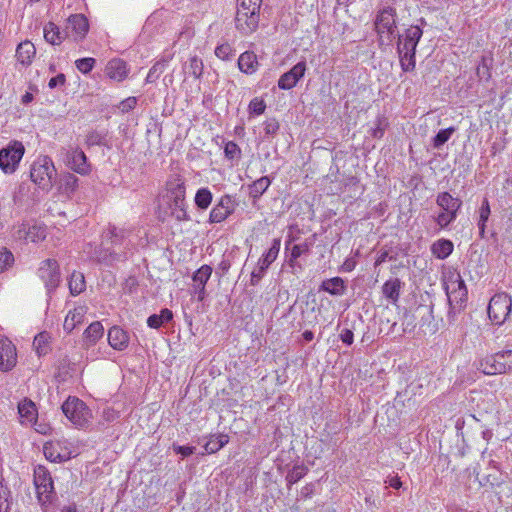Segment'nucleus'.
Here are the masks:
<instances>
[{"label": "nucleus", "mask_w": 512, "mask_h": 512, "mask_svg": "<svg viewBox=\"0 0 512 512\" xmlns=\"http://www.w3.org/2000/svg\"><path fill=\"white\" fill-rule=\"evenodd\" d=\"M262 0H237L235 25L243 35L253 33L260 21Z\"/></svg>", "instance_id": "f257e3e1"}, {"label": "nucleus", "mask_w": 512, "mask_h": 512, "mask_svg": "<svg viewBox=\"0 0 512 512\" xmlns=\"http://www.w3.org/2000/svg\"><path fill=\"white\" fill-rule=\"evenodd\" d=\"M445 292L449 303V320H454L456 314L460 313L466 305L468 291L460 274H453L445 283Z\"/></svg>", "instance_id": "f03ea898"}, {"label": "nucleus", "mask_w": 512, "mask_h": 512, "mask_svg": "<svg viewBox=\"0 0 512 512\" xmlns=\"http://www.w3.org/2000/svg\"><path fill=\"white\" fill-rule=\"evenodd\" d=\"M57 172L49 156H40L32 164L30 170L31 180L42 190H49Z\"/></svg>", "instance_id": "7ed1b4c3"}, {"label": "nucleus", "mask_w": 512, "mask_h": 512, "mask_svg": "<svg viewBox=\"0 0 512 512\" xmlns=\"http://www.w3.org/2000/svg\"><path fill=\"white\" fill-rule=\"evenodd\" d=\"M64 415L77 427H84L91 418L87 405L76 397H69L62 405Z\"/></svg>", "instance_id": "20e7f679"}, {"label": "nucleus", "mask_w": 512, "mask_h": 512, "mask_svg": "<svg viewBox=\"0 0 512 512\" xmlns=\"http://www.w3.org/2000/svg\"><path fill=\"white\" fill-rule=\"evenodd\" d=\"M512 308V299L507 293L495 294L488 305V316L496 324H503L509 316Z\"/></svg>", "instance_id": "39448f33"}, {"label": "nucleus", "mask_w": 512, "mask_h": 512, "mask_svg": "<svg viewBox=\"0 0 512 512\" xmlns=\"http://www.w3.org/2000/svg\"><path fill=\"white\" fill-rule=\"evenodd\" d=\"M24 146L21 142H13L0 150V169L6 173H13L18 167L23 155Z\"/></svg>", "instance_id": "423d86ee"}, {"label": "nucleus", "mask_w": 512, "mask_h": 512, "mask_svg": "<svg viewBox=\"0 0 512 512\" xmlns=\"http://www.w3.org/2000/svg\"><path fill=\"white\" fill-rule=\"evenodd\" d=\"M38 276L44 283L47 294H51L61 282L59 264L55 259H46L41 262Z\"/></svg>", "instance_id": "0eeeda50"}, {"label": "nucleus", "mask_w": 512, "mask_h": 512, "mask_svg": "<svg viewBox=\"0 0 512 512\" xmlns=\"http://www.w3.org/2000/svg\"><path fill=\"white\" fill-rule=\"evenodd\" d=\"M130 231L123 228L110 226L104 231L101 247H123L125 249H134L135 245L129 239Z\"/></svg>", "instance_id": "6e6552de"}, {"label": "nucleus", "mask_w": 512, "mask_h": 512, "mask_svg": "<svg viewBox=\"0 0 512 512\" xmlns=\"http://www.w3.org/2000/svg\"><path fill=\"white\" fill-rule=\"evenodd\" d=\"M375 29L382 38L386 34L387 40L394 37L396 30V11L392 7H385L379 11L375 20Z\"/></svg>", "instance_id": "1a4fd4ad"}, {"label": "nucleus", "mask_w": 512, "mask_h": 512, "mask_svg": "<svg viewBox=\"0 0 512 512\" xmlns=\"http://www.w3.org/2000/svg\"><path fill=\"white\" fill-rule=\"evenodd\" d=\"M133 254V249H125L123 247H100L95 251L98 262L105 265H114L116 263L125 262Z\"/></svg>", "instance_id": "9d476101"}, {"label": "nucleus", "mask_w": 512, "mask_h": 512, "mask_svg": "<svg viewBox=\"0 0 512 512\" xmlns=\"http://www.w3.org/2000/svg\"><path fill=\"white\" fill-rule=\"evenodd\" d=\"M65 156V163L71 170L80 175L90 173L91 168L87 156L79 147H71L66 150Z\"/></svg>", "instance_id": "9b49d317"}, {"label": "nucleus", "mask_w": 512, "mask_h": 512, "mask_svg": "<svg viewBox=\"0 0 512 512\" xmlns=\"http://www.w3.org/2000/svg\"><path fill=\"white\" fill-rule=\"evenodd\" d=\"M17 363L16 347L7 337L0 336V370L8 372Z\"/></svg>", "instance_id": "f8f14e48"}, {"label": "nucleus", "mask_w": 512, "mask_h": 512, "mask_svg": "<svg viewBox=\"0 0 512 512\" xmlns=\"http://www.w3.org/2000/svg\"><path fill=\"white\" fill-rule=\"evenodd\" d=\"M235 209L234 201L230 195H224L219 202L212 208L209 215L210 223H221L228 218Z\"/></svg>", "instance_id": "ddd939ff"}, {"label": "nucleus", "mask_w": 512, "mask_h": 512, "mask_svg": "<svg viewBox=\"0 0 512 512\" xmlns=\"http://www.w3.org/2000/svg\"><path fill=\"white\" fill-rule=\"evenodd\" d=\"M306 71L305 61L295 64L289 71L285 72L278 80V87L282 90H290L295 87L298 81L304 77Z\"/></svg>", "instance_id": "4468645a"}, {"label": "nucleus", "mask_w": 512, "mask_h": 512, "mask_svg": "<svg viewBox=\"0 0 512 512\" xmlns=\"http://www.w3.org/2000/svg\"><path fill=\"white\" fill-rule=\"evenodd\" d=\"M499 352L496 354L488 355L479 360L477 369L485 375H496L505 373V364L501 361Z\"/></svg>", "instance_id": "2eb2a0df"}, {"label": "nucleus", "mask_w": 512, "mask_h": 512, "mask_svg": "<svg viewBox=\"0 0 512 512\" xmlns=\"http://www.w3.org/2000/svg\"><path fill=\"white\" fill-rule=\"evenodd\" d=\"M423 35V30L419 25H411L402 35L398 36V43L401 42V48L409 51H415Z\"/></svg>", "instance_id": "dca6fc26"}, {"label": "nucleus", "mask_w": 512, "mask_h": 512, "mask_svg": "<svg viewBox=\"0 0 512 512\" xmlns=\"http://www.w3.org/2000/svg\"><path fill=\"white\" fill-rule=\"evenodd\" d=\"M105 73L110 79L121 82L128 75L127 64L119 58L111 59L106 65Z\"/></svg>", "instance_id": "f3484780"}, {"label": "nucleus", "mask_w": 512, "mask_h": 512, "mask_svg": "<svg viewBox=\"0 0 512 512\" xmlns=\"http://www.w3.org/2000/svg\"><path fill=\"white\" fill-rule=\"evenodd\" d=\"M108 342L113 349L122 351L128 347V333L118 326H113L108 331Z\"/></svg>", "instance_id": "a211bd4d"}, {"label": "nucleus", "mask_w": 512, "mask_h": 512, "mask_svg": "<svg viewBox=\"0 0 512 512\" xmlns=\"http://www.w3.org/2000/svg\"><path fill=\"white\" fill-rule=\"evenodd\" d=\"M86 312L87 308L85 306H78L69 311L64 320V330L71 333L78 324L83 322Z\"/></svg>", "instance_id": "6ab92c4d"}, {"label": "nucleus", "mask_w": 512, "mask_h": 512, "mask_svg": "<svg viewBox=\"0 0 512 512\" xmlns=\"http://www.w3.org/2000/svg\"><path fill=\"white\" fill-rule=\"evenodd\" d=\"M44 455L52 462H63L71 458V452L68 450L61 451V443L59 441L44 445Z\"/></svg>", "instance_id": "aec40b11"}, {"label": "nucleus", "mask_w": 512, "mask_h": 512, "mask_svg": "<svg viewBox=\"0 0 512 512\" xmlns=\"http://www.w3.org/2000/svg\"><path fill=\"white\" fill-rule=\"evenodd\" d=\"M68 21L72 31L75 33V40L83 39L89 29L87 18L82 14H75L70 16Z\"/></svg>", "instance_id": "412c9836"}, {"label": "nucleus", "mask_w": 512, "mask_h": 512, "mask_svg": "<svg viewBox=\"0 0 512 512\" xmlns=\"http://www.w3.org/2000/svg\"><path fill=\"white\" fill-rule=\"evenodd\" d=\"M18 414L23 421L30 424L34 423L38 415L35 403L25 398L18 404Z\"/></svg>", "instance_id": "4be33fe9"}, {"label": "nucleus", "mask_w": 512, "mask_h": 512, "mask_svg": "<svg viewBox=\"0 0 512 512\" xmlns=\"http://www.w3.org/2000/svg\"><path fill=\"white\" fill-rule=\"evenodd\" d=\"M402 285L399 278L389 279L383 284L382 293L391 303L396 304L400 298Z\"/></svg>", "instance_id": "5701e85b"}, {"label": "nucleus", "mask_w": 512, "mask_h": 512, "mask_svg": "<svg viewBox=\"0 0 512 512\" xmlns=\"http://www.w3.org/2000/svg\"><path fill=\"white\" fill-rule=\"evenodd\" d=\"M167 192L170 200H184L185 199V182L184 180L176 176L167 182Z\"/></svg>", "instance_id": "b1692460"}, {"label": "nucleus", "mask_w": 512, "mask_h": 512, "mask_svg": "<svg viewBox=\"0 0 512 512\" xmlns=\"http://www.w3.org/2000/svg\"><path fill=\"white\" fill-rule=\"evenodd\" d=\"M436 204L443 211H459L462 207V200L456 197H453L448 192H441L437 195Z\"/></svg>", "instance_id": "393cba45"}, {"label": "nucleus", "mask_w": 512, "mask_h": 512, "mask_svg": "<svg viewBox=\"0 0 512 512\" xmlns=\"http://www.w3.org/2000/svg\"><path fill=\"white\" fill-rule=\"evenodd\" d=\"M346 289L345 282L341 277H333L324 280L319 290L328 292L333 296H341L344 294Z\"/></svg>", "instance_id": "a878e982"}, {"label": "nucleus", "mask_w": 512, "mask_h": 512, "mask_svg": "<svg viewBox=\"0 0 512 512\" xmlns=\"http://www.w3.org/2000/svg\"><path fill=\"white\" fill-rule=\"evenodd\" d=\"M238 67L245 74H253L258 67L257 56L254 52L245 51L238 59Z\"/></svg>", "instance_id": "bb28decb"}, {"label": "nucleus", "mask_w": 512, "mask_h": 512, "mask_svg": "<svg viewBox=\"0 0 512 512\" xmlns=\"http://www.w3.org/2000/svg\"><path fill=\"white\" fill-rule=\"evenodd\" d=\"M36 49L30 41L20 43L16 49V57L22 65H30Z\"/></svg>", "instance_id": "cd10ccee"}, {"label": "nucleus", "mask_w": 512, "mask_h": 512, "mask_svg": "<svg viewBox=\"0 0 512 512\" xmlns=\"http://www.w3.org/2000/svg\"><path fill=\"white\" fill-rule=\"evenodd\" d=\"M397 52L400 58V65L404 72H410L415 69L416 57L415 51H409L401 48V42L397 45Z\"/></svg>", "instance_id": "c85d7f7f"}, {"label": "nucleus", "mask_w": 512, "mask_h": 512, "mask_svg": "<svg viewBox=\"0 0 512 512\" xmlns=\"http://www.w3.org/2000/svg\"><path fill=\"white\" fill-rule=\"evenodd\" d=\"M104 334V327L99 321L91 323L84 331V341L87 345H94L102 338Z\"/></svg>", "instance_id": "c756f323"}, {"label": "nucleus", "mask_w": 512, "mask_h": 512, "mask_svg": "<svg viewBox=\"0 0 512 512\" xmlns=\"http://www.w3.org/2000/svg\"><path fill=\"white\" fill-rule=\"evenodd\" d=\"M453 243L448 239H440L436 241L432 247V254L438 259H445L453 252Z\"/></svg>", "instance_id": "7c9ffc66"}, {"label": "nucleus", "mask_w": 512, "mask_h": 512, "mask_svg": "<svg viewBox=\"0 0 512 512\" xmlns=\"http://www.w3.org/2000/svg\"><path fill=\"white\" fill-rule=\"evenodd\" d=\"M43 31L45 40L52 45H60L64 40V34L53 22L47 23Z\"/></svg>", "instance_id": "2f4dec72"}, {"label": "nucleus", "mask_w": 512, "mask_h": 512, "mask_svg": "<svg viewBox=\"0 0 512 512\" xmlns=\"http://www.w3.org/2000/svg\"><path fill=\"white\" fill-rule=\"evenodd\" d=\"M68 286L70 293L73 296L79 295L86 288L85 277L83 273L78 271H73L68 279Z\"/></svg>", "instance_id": "473e14b6"}, {"label": "nucleus", "mask_w": 512, "mask_h": 512, "mask_svg": "<svg viewBox=\"0 0 512 512\" xmlns=\"http://www.w3.org/2000/svg\"><path fill=\"white\" fill-rule=\"evenodd\" d=\"M173 318V313L168 308H164L160 311L159 314H152L147 319V325L150 328L158 329L160 328L164 323H167L171 321Z\"/></svg>", "instance_id": "72a5a7b5"}, {"label": "nucleus", "mask_w": 512, "mask_h": 512, "mask_svg": "<svg viewBox=\"0 0 512 512\" xmlns=\"http://www.w3.org/2000/svg\"><path fill=\"white\" fill-rule=\"evenodd\" d=\"M36 493L38 502L42 507L50 504L55 494L53 480H50L48 483L37 488Z\"/></svg>", "instance_id": "f704fd0d"}, {"label": "nucleus", "mask_w": 512, "mask_h": 512, "mask_svg": "<svg viewBox=\"0 0 512 512\" xmlns=\"http://www.w3.org/2000/svg\"><path fill=\"white\" fill-rule=\"evenodd\" d=\"M281 246V240L276 238L273 240L269 250L259 260L258 265L268 268L277 258Z\"/></svg>", "instance_id": "c9c22d12"}, {"label": "nucleus", "mask_w": 512, "mask_h": 512, "mask_svg": "<svg viewBox=\"0 0 512 512\" xmlns=\"http://www.w3.org/2000/svg\"><path fill=\"white\" fill-rule=\"evenodd\" d=\"M270 184H271V181L267 176H263V177L257 179L249 186L250 197H252L253 199L260 198L265 193V191L268 189Z\"/></svg>", "instance_id": "e433bc0d"}, {"label": "nucleus", "mask_w": 512, "mask_h": 512, "mask_svg": "<svg viewBox=\"0 0 512 512\" xmlns=\"http://www.w3.org/2000/svg\"><path fill=\"white\" fill-rule=\"evenodd\" d=\"M79 179L74 174L67 173L60 179V189L70 197L78 188Z\"/></svg>", "instance_id": "4c0bfd02"}, {"label": "nucleus", "mask_w": 512, "mask_h": 512, "mask_svg": "<svg viewBox=\"0 0 512 512\" xmlns=\"http://www.w3.org/2000/svg\"><path fill=\"white\" fill-rule=\"evenodd\" d=\"M229 442V436L225 434L213 435L205 444L204 448L207 453H216Z\"/></svg>", "instance_id": "58836bf2"}, {"label": "nucleus", "mask_w": 512, "mask_h": 512, "mask_svg": "<svg viewBox=\"0 0 512 512\" xmlns=\"http://www.w3.org/2000/svg\"><path fill=\"white\" fill-rule=\"evenodd\" d=\"M171 59V56L166 58H162L158 60L149 70L148 75L146 77L147 83H154L159 76L165 71L168 66V63Z\"/></svg>", "instance_id": "ea45409f"}, {"label": "nucleus", "mask_w": 512, "mask_h": 512, "mask_svg": "<svg viewBox=\"0 0 512 512\" xmlns=\"http://www.w3.org/2000/svg\"><path fill=\"white\" fill-rule=\"evenodd\" d=\"M49 339L50 336L47 332H41L35 336L33 347L39 357L48 354L50 351Z\"/></svg>", "instance_id": "a19ab883"}, {"label": "nucleus", "mask_w": 512, "mask_h": 512, "mask_svg": "<svg viewBox=\"0 0 512 512\" xmlns=\"http://www.w3.org/2000/svg\"><path fill=\"white\" fill-rule=\"evenodd\" d=\"M212 274V268L209 265L201 266L193 275L195 287L204 290V287Z\"/></svg>", "instance_id": "79ce46f5"}, {"label": "nucleus", "mask_w": 512, "mask_h": 512, "mask_svg": "<svg viewBox=\"0 0 512 512\" xmlns=\"http://www.w3.org/2000/svg\"><path fill=\"white\" fill-rule=\"evenodd\" d=\"M212 199V192L208 188H200L196 192L194 201L199 209L206 210L210 206Z\"/></svg>", "instance_id": "37998d69"}, {"label": "nucleus", "mask_w": 512, "mask_h": 512, "mask_svg": "<svg viewBox=\"0 0 512 512\" xmlns=\"http://www.w3.org/2000/svg\"><path fill=\"white\" fill-rule=\"evenodd\" d=\"M171 214L177 221H186L189 219L186 211V202L184 200H172L170 204Z\"/></svg>", "instance_id": "c03bdc74"}, {"label": "nucleus", "mask_w": 512, "mask_h": 512, "mask_svg": "<svg viewBox=\"0 0 512 512\" xmlns=\"http://www.w3.org/2000/svg\"><path fill=\"white\" fill-rule=\"evenodd\" d=\"M203 69V61L198 56L191 57L189 62L184 66V70L192 75L195 79H199L202 76Z\"/></svg>", "instance_id": "a18cd8bd"}, {"label": "nucleus", "mask_w": 512, "mask_h": 512, "mask_svg": "<svg viewBox=\"0 0 512 512\" xmlns=\"http://www.w3.org/2000/svg\"><path fill=\"white\" fill-rule=\"evenodd\" d=\"M52 480L50 472L45 466L38 465L34 468V485L37 488Z\"/></svg>", "instance_id": "49530a36"}, {"label": "nucleus", "mask_w": 512, "mask_h": 512, "mask_svg": "<svg viewBox=\"0 0 512 512\" xmlns=\"http://www.w3.org/2000/svg\"><path fill=\"white\" fill-rule=\"evenodd\" d=\"M27 234V242L36 243L46 238V229L40 224L28 225Z\"/></svg>", "instance_id": "de8ad7c7"}, {"label": "nucleus", "mask_w": 512, "mask_h": 512, "mask_svg": "<svg viewBox=\"0 0 512 512\" xmlns=\"http://www.w3.org/2000/svg\"><path fill=\"white\" fill-rule=\"evenodd\" d=\"M308 472L307 467L304 465H295L286 475V481L288 486L300 481Z\"/></svg>", "instance_id": "09e8293b"}, {"label": "nucleus", "mask_w": 512, "mask_h": 512, "mask_svg": "<svg viewBox=\"0 0 512 512\" xmlns=\"http://www.w3.org/2000/svg\"><path fill=\"white\" fill-rule=\"evenodd\" d=\"M455 131V127L441 129L432 139L433 147L436 149L441 148L451 138Z\"/></svg>", "instance_id": "8fccbe9b"}, {"label": "nucleus", "mask_w": 512, "mask_h": 512, "mask_svg": "<svg viewBox=\"0 0 512 512\" xmlns=\"http://www.w3.org/2000/svg\"><path fill=\"white\" fill-rule=\"evenodd\" d=\"M11 509V491L0 481V512H10Z\"/></svg>", "instance_id": "3c124183"}, {"label": "nucleus", "mask_w": 512, "mask_h": 512, "mask_svg": "<svg viewBox=\"0 0 512 512\" xmlns=\"http://www.w3.org/2000/svg\"><path fill=\"white\" fill-rule=\"evenodd\" d=\"M387 126V119L384 116H378L375 121V126L370 129L371 136L376 139L382 138Z\"/></svg>", "instance_id": "603ef678"}, {"label": "nucleus", "mask_w": 512, "mask_h": 512, "mask_svg": "<svg viewBox=\"0 0 512 512\" xmlns=\"http://www.w3.org/2000/svg\"><path fill=\"white\" fill-rule=\"evenodd\" d=\"M309 251V245L307 243L294 245L291 249L288 264L290 267H294L296 260L304 253Z\"/></svg>", "instance_id": "864d4df0"}, {"label": "nucleus", "mask_w": 512, "mask_h": 512, "mask_svg": "<svg viewBox=\"0 0 512 512\" xmlns=\"http://www.w3.org/2000/svg\"><path fill=\"white\" fill-rule=\"evenodd\" d=\"M96 60L92 57L80 58L75 61L76 68L83 74L89 73L95 66Z\"/></svg>", "instance_id": "5fc2aeb1"}, {"label": "nucleus", "mask_w": 512, "mask_h": 512, "mask_svg": "<svg viewBox=\"0 0 512 512\" xmlns=\"http://www.w3.org/2000/svg\"><path fill=\"white\" fill-rule=\"evenodd\" d=\"M224 154L227 159L234 160L240 158L241 149L235 142L229 141L225 144Z\"/></svg>", "instance_id": "6e6d98bb"}, {"label": "nucleus", "mask_w": 512, "mask_h": 512, "mask_svg": "<svg viewBox=\"0 0 512 512\" xmlns=\"http://www.w3.org/2000/svg\"><path fill=\"white\" fill-rule=\"evenodd\" d=\"M104 141H105V134L99 132V131H96V130H93V131H90L87 136H86V144L88 146H95V145H104Z\"/></svg>", "instance_id": "4d7b16f0"}, {"label": "nucleus", "mask_w": 512, "mask_h": 512, "mask_svg": "<svg viewBox=\"0 0 512 512\" xmlns=\"http://www.w3.org/2000/svg\"><path fill=\"white\" fill-rule=\"evenodd\" d=\"M14 261L13 254L6 248L0 249V272L10 267Z\"/></svg>", "instance_id": "13d9d810"}, {"label": "nucleus", "mask_w": 512, "mask_h": 512, "mask_svg": "<svg viewBox=\"0 0 512 512\" xmlns=\"http://www.w3.org/2000/svg\"><path fill=\"white\" fill-rule=\"evenodd\" d=\"M265 109H266V104H265L264 100L256 97L250 101V104H249L250 114L261 115L264 113Z\"/></svg>", "instance_id": "bf43d9fd"}, {"label": "nucleus", "mask_w": 512, "mask_h": 512, "mask_svg": "<svg viewBox=\"0 0 512 512\" xmlns=\"http://www.w3.org/2000/svg\"><path fill=\"white\" fill-rule=\"evenodd\" d=\"M264 133L267 137H273L279 130V123L275 118L267 119L264 124Z\"/></svg>", "instance_id": "052dcab7"}, {"label": "nucleus", "mask_w": 512, "mask_h": 512, "mask_svg": "<svg viewBox=\"0 0 512 512\" xmlns=\"http://www.w3.org/2000/svg\"><path fill=\"white\" fill-rule=\"evenodd\" d=\"M232 53H233V49L227 43L221 44V45L217 46L215 49V55L221 60H229Z\"/></svg>", "instance_id": "680f3d73"}, {"label": "nucleus", "mask_w": 512, "mask_h": 512, "mask_svg": "<svg viewBox=\"0 0 512 512\" xmlns=\"http://www.w3.org/2000/svg\"><path fill=\"white\" fill-rule=\"evenodd\" d=\"M27 230H28V224L23 223L21 225L15 226L13 228L12 235L15 239L18 240H25L27 242Z\"/></svg>", "instance_id": "e2e57ef3"}, {"label": "nucleus", "mask_w": 512, "mask_h": 512, "mask_svg": "<svg viewBox=\"0 0 512 512\" xmlns=\"http://www.w3.org/2000/svg\"><path fill=\"white\" fill-rule=\"evenodd\" d=\"M137 104V98L136 97H128L126 99H124L120 105H119V109L123 112V113H126V112H129L130 110L134 109L135 106Z\"/></svg>", "instance_id": "0e129e2a"}, {"label": "nucleus", "mask_w": 512, "mask_h": 512, "mask_svg": "<svg viewBox=\"0 0 512 512\" xmlns=\"http://www.w3.org/2000/svg\"><path fill=\"white\" fill-rule=\"evenodd\" d=\"M267 268H264L262 265H259L257 269H254L251 273L250 283L253 286H256L259 281L264 276V273Z\"/></svg>", "instance_id": "69168bd1"}, {"label": "nucleus", "mask_w": 512, "mask_h": 512, "mask_svg": "<svg viewBox=\"0 0 512 512\" xmlns=\"http://www.w3.org/2000/svg\"><path fill=\"white\" fill-rule=\"evenodd\" d=\"M503 364H505V373L512 371V350L499 352Z\"/></svg>", "instance_id": "338daca9"}, {"label": "nucleus", "mask_w": 512, "mask_h": 512, "mask_svg": "<svg viewBox=\"0 0 512 512\" xmlns=\"http://www.w3.org/2000/svg\"><path fill=\"white\" fill-rule=\"evenodd\" d=\"M490 213V205L488 200L485 198L479 210V220H481L482 222H487Z\"/></svg>", "instance_id": "774afa93"}]
</instances>
